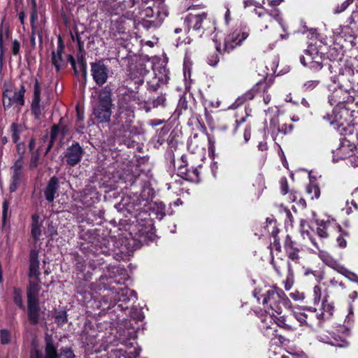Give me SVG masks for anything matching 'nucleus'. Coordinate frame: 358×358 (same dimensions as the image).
Masks as SVG:
<instances>
[{
  "label": "nucleus",
  "instance_id": "obj_30",
  "mask_svg": "<svg viewBox=\"0 0 358 358\" xmlns=\"http://www.w3.org/2000/svg\"><path fill=\"white\" fill-rule=\"evenodd\" d=\"M164 74V76L161 77H157L155 76L153 78L152 80L147 82V90L150 94V95L154 94L155 93L157 92L159 87L160 83H167V80L169 79V77L166 73V70L165 68L163 69Z\"/></svg>",
  "mask_w": 358,
  "mask_h": 358
},
{
  "label": "nucleus",
  "instance_id": "obj_20",
  "mask_svg": "<svg viewBox=\"0 0 358 358\" xmlns=\"http://www.w3.org/2000/svg\"><path fill=\"white\" fill-rule=\"evenodd\" d=\"M136 3L137 0H115L108 13L110 15H120L127 11L129 13V10L134 8Z\"/></svg>",
  "mask_w": 358,
  "mask_h": 358
},
{
  "label": "nucleus",
  "instance_id": "obj_1",
  "mask_svg": "<svg viewBox=\"0 0 358 358\" xmlns=\"http://www.w3.org/2000/svg\"><path fill=\"white\" fill-rule=\"evenodd\" d=\"M147 201L141 199L139 195H127L124 196L116 206L118 210L122 212L126 217L130 216L136 219V224L134 226L133 231L139 238H143L144 241L151 238L150 215L145 209Z\"/></svg>",
  "mask_w": 358,
  "mask_h": 358
},
{
  "label": "nucleus",
  "instance_id": "obj_19",
  "mask_svg": "<svg viewBox=\"0 0 358 358\" xmlns=\"http://www.w3.org/2000/svg\"><path fill=\"white\" fill-rule=\"evenodd\" d=\"M182 164L178 168V175L181 178L193 182H199L200 181L199 171L196 168L189 169L187 167V163L185 160V156H181Z\"/></svg>",
  "mask_w": 358,
  "mask_h": 358
},
{
  "label": "nucleus",
  "instance_id": "obj_51",
  "mask_svg": "<svg viewBox=\"0 0 358 358\" xmlns=\"http://www.w3.org/2000/svg\"><path fill=\"white\" fill-rule=\"evenodd\" d=\"M111 358H131L127 352L122 349H113L110 352Z\"/></svg>",
  "mask_w": 358,
  "mask_h": 358
},
{
  "label": "nucleus",
  "instance_id": "obj_2",
  "mask_svg": "<svg viewBox=\"0 0 358 358\" xmlns=\"http://www.w3.org/2000/svg\"><path fill=\"white\" fill-rule=\"evenodd\" d=\"M120 244L117 250L110 249L109 241L101 237L94 238L92 241L84 243L81 245V250L90 255L92 254L95 256L100 254L105 255H112L117 260H122L127 258L130 253V250L127 248V241H122L116 243Z\"/></svg>",
  "mask_w": 358,
  "mask_h": 358
},
{
  "label": "nucleus",
  "instance_id": "obj_50",
  "mask_svg": "<svg viewBox=\"0 0 358 358\" xmlns=\"http://www.w3.org/2000/svg\"><path fill=\"white\" fill-rule=\"evenodd\" d=\"M40 153L38 150H36L35 152H31V158L29 162V168L31 169H36L38 165Z\"/></svg>",
  "mask_w": 358,
  "mask_h": 358
},
{
  "label": "nucleus",
  "instance_id": "obj_60",
  "mask_svg": "<svg viewBox=\"0 0 358 358\" xmlns=\"http://www.w3.org/2000/svg\"><path fill=\"white\" fill-rule=\"evenodd\" d=\"M280 190L282 194H287L289 192V186L287 180L285 177H283L280 180Z\"/></svg>",
  "mask_w": 358,
  "mask_h": 358
},
{
  "label": "nucleus",
  "instance_id": "obj_49",
  "mask_svg": "<svg viewBox=\"0 0 358 358\" xmlns=\"http://www.w3.org/2000/svg\"><path fill=\"white\" fill-rule=\"evenodd\" d=\"M55 322L59 325L63 326L67 322V314L66 311H59L56 313L55 317Z\"/></svg>",
  "mask_w": 358,
  "mask_h": 358
},
{
  "label": "nucleus",
  "instance_id": "obj_48",
  "mask_svg": "<svg viewBox=\"0 0 358 358\" xmlns=\"http://www.w3.org/2000/svg\"><path fill=\"white\" fill-rule=\"evenodd\" d=\"M254 13L260 18L271 19V15L262 6L261 3L255 8Z\"/></svg>",
  "mask_w": 358,
  "mask_h": 358
},
{
  "label": "nucleus",
  "instance_id": "obj_64",
  "mask_svg": "<svg viewBox=\"0 0 358 358\" xmlns=\"http://www.w3.org/2000/svg\"><path fill=\"white\" fill-rule=\"evenodd\" d=\"M350 23L357 24H358V8L356 10H353L350 18Z\"/></svg>",
  "mask_w": 358,
  "mask_h": 358
},
{
  "label": "nucleus",
  "instance_id": "obj_5",
  "mask_svg": "<svg viewBox=\"0 0 358 358\" xmlns=\"http://www.w3.org/2000/svg\"><path fill=\"white\" fill-rule=\"evenodd\" d=\"M45 341V354L37 348H33L30 352V358H76L71 347H62L58 352V343L51 336L46 335Z\"/></svg>",
  "mask_w": 358,
  "mask_h": 358
},
{
  "label": "nucleus",
  "instance_id": "obj_11",
  "mask_svg": "<svg viewBox=\"0 0 358 358\" xmlns=\"http://www.w3.org/2000/svg\"><path fill=\"white\" fill-rule=\"evenodd\" d=\"M353 104H347L344 106H336L334 108V120L331 125L345 127L354 122L352 117L354 116L355 110L352 108Z\"/></svg>",
  "mask_w": 358,
  "mask_h": 358
},
{
  "label": "nucleus",
  "instance_id": "obj_36",
  "mask_svg": "<svg viewBox=\"0 0 358 358\" xmlns=\"http://www.w3.org/2000/svg\"><path fill=\"white\" fill-rule=\"evenodd\" d=\"M192 99L190 95L187 96L186 94H183L179 99L177 108L175 110V114L179 117L184 112L187 111L189 109V103Z\"/></svg>",
  "mask_w": 358,
  "mask_h": 358
},
{
  "label": "nucleus",
  "instance_id": "obj_39",
  "mask_svg": "<svg viewBox=\"0 0 358 358\" xmlns=\"http://www.w3.org/2000/svg\"><path fill=\"white\" fill-rule=\"evenodd\" d=\"M274 319L273 318V316H270L268 317H266L262 320V327L261 329L263 331V332L268 336L269 332L268 330H272L275 328V323Z\"/></svg>",
  "mask_w": 358,
  "mask_h": 358
},
{
  "label": "nucleus",
  "instance_id": "obj_15",
  "mask_svg": "<svg viewBox=\"0 0 358 358\" xmlns=\"http://www.w3.org/2000/svg\"><path fill=\"white\" fill-rule=\"evenodd\" d=\"M350 94L349 90H344L342 86H339L329 95V103L331 106L353 104L355 98Z\"/></svg>",
  "mask_w": 358,
  "mask_h": 358
},
{
  "label": "nucleus",
  "instance_id": "obj_28",
  "mask_svg": "<svg viewBox=\"0 0 358 358\" xmlns=\"http://www.w3.org/2000/svg\"><path fill=\"white\" fill-rule=\"evenodd\" d=\"M38 19L37 14V3L36 0H31V13H30V24L31 28V33L30 36V41L33 48L36 45V26L35 21Z\"/></svg>",
  "mask_w": 358,
  "mask_h": 358
},
{
  "label": "nucleus",
  "instance_id": "obj_8",
  "mask_svg": "<svg viewBox=\"0 0 358 358\" xmlns=\"http://www.w3.org/2000/svg\"><path fill=\"white\" fill-rule=\"evenodd\" d=\"M304 53L305 55L300 57V62L304 66H307L314 71L324 69L326 57L319 51L316 45H309Z\"/></svg>",
  "mask_w": 358,
  "mask_h": 358
},
{
  "label": "nucleus",
  "instance_id": "obj_43",
  "mask_svg": "<svg viewBox=\"0 0 358 358\" xmlns=\"http://www.w3.org/2000/svg\"><path fill=\"white\" fill-rule=\"evenodd\" d=\"M16 144V152L18 158L14 162L24 163V157L26 152V145L24 142H18Z\"/></svg>",
  "mask_w": 358,
  "mask_h": 358
},
{
  "label": "nucleus",
  "instance_id": "obj_3",
  "mask_svg": "<svg viewBox=\"0 0 358 358\" xmlns=\"http://www.w3.org/2000/svg\"><path fill=\"white\" fill-rule=\"evenodd\" d=\"M136 93L133 91L122 94L117 101V124H121L124 128H129L135 117L134 103L138 100Z\"/></svg>",
  "mask_w": 358,
  "mask_h": 358
},
{
  "label": "nucleus",
  "instance_id": "obj_27",
  "mask_svg": "<svg viewBox=\"0 0 358 358\" xmlns=\"http://www.w3.org/2000/svg\"><path fill=\"white\" fill-rule=\"evenodd\" d=\"M273 320H275V325L283 328L285 330L293 331L296 329L295 321L292 314L289 315H282L279 317L275 316V319Z\"/></svg>",
  "mask_w": 358,
  "mask_h": 358
},
{
  "label": "nucleus",
  "instance_id": "obj_13",
  "mask_svg": "<svg viewBox=\"0 0 358 358\" xmlns=\"http://www.w3.org/2000/svg\"><path fill=\"white\" fill-rule=\"evenodd\" d=\"M249 35L250 29L248 28L236 29L225 37L223 51L227 52V53L231 52L237 46L241 45Z\"/></svg>",
  "mask_w": 358,
  "mask_h": 358
},
{
  "label": "nucleus",
  "instance_id": "obj_53",
  "mask_svg": "<svg viewBox=\"0 0 358 358\" xmlns=\"http://www.w3.org/2000/svg\"><path fill=\"white\" fill-rule=\"evenodd\" d=\"M1 343L3 345L8 344L10 341V332L6 329H2L0 331Z\"/></svg>",
  "mask_w": 358,
  "mask_h": 358
},
{
  "label": "nucleus",
  "instance_id": "obj_56",
  "mask_svg": "<svg viewBox=\"0 0 358 358\" xmlns=\"http://www.w3.org/2000/svg\"><path fill=\"white\" fill-rule=\"evenodd\" d=\"M352 2L353 0H346L343 1L341 5H338V6L334 10V13L338 14L343 12Z\"/></svg>",
  "mask_w": 358,
  "mask_h": 358
},
{
  "label": "nucleus",
  "instance_id": "obj_46",
  "mask_svg": "<svg viewBox=\"0 0 358 358\" xmlns=\"http://www.w3.org/2000/svg\"><path fill=\"white\" fill-rule=\"evenodd\" d=\"M130 317L136 321H142L144 319V315L141 309L137 307H132L129 311Z\"/></svg>",
  "mask_w": 358,
  "mask_h": 358
},
{
  "label": "nucleus",
  "instance_id": "obj_29",
  "mask_svg": "<svg viewBox=\"0 0 358 358\" xmlns=\"http://www.w3.org/2000/svg\"><path fill=\"white\" fill-rule=\"evenodd\" d=\"M327 296H324L322 303V313L317 314V318L321 320H326L331 318L334 312L335 307L333 302H329Z\"/></svg>",
  "mask_w": 358,
  "mask_h": 358
},
{
  "label": "nucleus",
  "instance_id": "obj_10",
  "mask_svg": "<svg viewBox=\"0 0 358 358\" xmlns=\"http://www.w3.org/2000/svg\"><path fill=\"white\" fill-rule=\"evenodd\" d=\"M4 90L2 94L3 106L5 110L10 108L13 104L17 103L20 106L24 105V94L26 89L24 85H21L18 91H13L10 85L4 83Z\"/></svg>",
  "mask_w": 358,
  "mask_h": 358
},
{
  "label": "nucleus",
  "instance_id": "obj_32",
  "mask_svg": "<svg viewBox=\"0 0 358 358\" xmlns=\"http://www.w3.org/2000/svg\"><path fill=\"white\" fill-rule=\"evenodd\" d=\"M115 336L120 343L127 345L131 339H133L136 337V331L134 328H120L117 331Z\"/></svg>",
  "mask_w": 358,
  "mask_h": 358
},
{
  "label": "nucleus",
  "instance_id": "obj_33",
  "mask_svg": "<svg viewBox=\"0 0 358 358\" xmlns=\"http://www.w3.org/2000/svg\"><path fill=\"white\" fill-rule=\"evenodd\" d=\"M40 217L37 214L31 215V234L35 242H37L41 235V223L39 221Z\"/></svg>",
  "mask_w": 358,
  "mask_h": 358
},
{
  "label": "nucleus",
  "instance_id": "obj_57",
  "mask_svg": "<svg viewBox=\"0 0 358 358\" xmlns=\"http://www.w3.org/2000/svg\"><path fill=\"white\" fill-rule=\"evenodd\" d=\"M319 80H308L304 83L303 88L305 91H311L319 85Z\"/></svg>",
  "mask_w": 358,
  "mask_h": 358
},
{
  "label": "nucleus",
  "instance_id": "obj_38",
  "mask_svg": "<svg viewBox=\"0 0 358 358\" xmlns=\"http://www.w3.org/2000/svg\"><path fill=\"white\" fill-rule=\"evenodd\" d=\"M51 62L57 72H59L67 65V62L63 57V55H57L55 53H51Z\"/></svg>",
  "mask_w": 358,
  "mask_h": 358
},
{
  "label": "nucleus",
  "instance_id": "obj_63",
  "mask_svg": "<svg viewBox=\"0 0 358 358\" xmlns=\"http://www.w3.org/2000/svg\"><path fill=\"white\" fill-rule=\"evenodd\" d=\"M59 125L54 124L52 127L51 130H50V139L53 140V141H56L57 135H58V133H59Z\"/></svg>",
  "mask_w": 358,
  "mask_h": 358
},
{
  "label": "nucleus",
  "instance_id": "obj_34",
  "mask_svg": "<svg viewBox=\"0 0 358 358\" xmlns=\"http://www.w3.org/2000/svg\"><path fill=\"white\" fill-rule=\"evenodd\" d=\"M41 286L38 282L29 281L27 290V301H39L38 298Z\"/></svg>",
  "mask_w": 358,
  "mask_h": 358
},
{
  "label": "nucleus",
  "instance_id": "obj_44",
  "mask_svg": "<svg viewBox=\"0 0 358 358\" xmlns=\"http://www.w3.org/2000/svg\"><path fill=\"white\" fill-rule=\"evenodd\" d=\"M83 197L84 199H86L88 196H91L90 199H98V192L95 187L89 185L86 186L82 192Z\"/></svg>",
  "mask_w": 358,
  "mask_h": 358
},
{
  "label": "nucleus",
  "instance_id": "obj_59",
  "mask_svg": "<svg viewBox=\"0 0 358 358\" xmlns=\"http://www.w3.org/2000/svg\"><path fill=\"white\" fill-rule=\"evenodd\" d=\"M220 61L217 53L214 52L208 57V64L212 66H215Z\"/></svg>",
  "mask_w": 358,
  "mask_h": 358
},
{
  "label": "nucleus",
  "instance_id": "obj_16",
  "mask_svg": "<svg viewBox=\"0 0 358 358\" xmlns=\"http://www.w3.org/2000/svg\"><path fill=\"white\" fill-rule=\"evenodd\" d=\"M11 177L9 185L10 192H15L18 187L26 180L24 163L14 162L10 167Z\"/></svg>",
  "mask_w": 358,
  "mask_h": 358
},
{
  "label": "nucleus",
  "instance_id": "obj_23",
  "mask_svg": "<svg viewBox=\"0 0 358 358\" xmlns=\"http://www.w3.org/2000/svg\"><path fill=\"white\" fill-rule=\"evenodd\" d=\"M271 83L266 80L258 82L250 90L248 91L243 96V101L251 100L257 93H267Z\"/></svg>",
  "mask_w": 358,
  "mask_h": 358
},
{
  "label": "nucleus",
  "instance_id": "obj_26",
  "mask_svg": "<svg viewBox=\"0 0 358 358\" xmlns=\"http://www.w3.org/2000/svg\"><path fill=\"white\" fill-rule=\"evenodd\" d=\"M285 250L287 254L288 258L294 262H298L299 260V248L296 243L292 240L289 235H287L285 241Z\"/></svg>",
  "mask_w": 358,
  "mask_h": 358
},
{
  "label": "nucleus",
  "instance_id": "obj_35",
  "mask_svg": "<svg viewBox=\"0 0 358 358\" xmlns=\"http://www.w3.org/2000/svg\"><path fill=\"white\" fill-rule=\"evenodd\" d=\"M324 69H327L329 74H334V76L331 77V80L334 83H336V80L338 79L336 78V74L341 73V71L342 70V64L329 62L327 61V59H326L324 65Z\"/></svg>",
  "mask_w": 358,
  "mask_h": 358
},
{
  "label": "nucleus",
  "instance_id": "obj_45",
  "mask_svg": "<svg viewBox=\"0 0 358 358\" xmlns=\"http://www.w3.org/2000/svg\"><path fill=\"white\" fill-rule=\"evenodd\" d=\"M307 193L310 194L312 199L314 198L318 199L320 196V189L319 186L315 184H310L307 187Z\"/></svg>",
  "mask_w": 358,
  "mask_h": 358
},
{
  "label": "nucleus",
  "instance_id": "obj_24",
  "mask_svg": "<svg viewBox=\"0 0 358 358\" xmlns=\"http://www.w3.org/2000/svg\"><path fill=\"white\" fill-rule=\"evenodd\" d=\"M319 257L324 264L340 273L343 274V271H346L343 266L341 265L336 259L325 251L320 250Z\"/></svg>",
  "mask_w": 358,
  "mask_h": 358
},
{
  "label": "nucleus",
  "instance_id": "obj_37",
  "mask_svg": "<svg viewBox=\"0 0 358 358\" xmlns=\"http://www.w3.org/2000/svg\"><path fill=\"white\" fill-rule=\"evenodd\" d=\"M148 99L150 101V103L152 104L153 108H164L166 106V94L165 92H160L157 96L155 94H152Z\"/></svg>",
  "mask_w": 358,
  "mask_h": 358
},
{
  "label": "nucleus",
  "instance_id": "obj_25",
  "mask_svg": "<svg viewBox=\"0 0 358 358\" xmlns=\"http://www.w3.org/2000/svg\"><path fill=\"white\" fill-rule=\"evenodd\" d=\"M59 189V179L56 176H52L49 180L47 186L44 189L45 199L51 203L55 198V194Z\"/></svg>",
  "mask_w": 358,
  "mask_h": 358
},
{
  "label": "nucleus",
  "instance_id": "obj_12",
  "mask_svg": "<svg viewBox=\"0 0 358 358\" xmlns=\"http://www.w3.org/2000/svg\"><path fill=\"white\" fill-rule=\"evenodd\" d=\"M168 15L169 9L165 0H155L153 17H151L150 20H144L143 25L147 29L158 27Z\"/></svg>",
  "mask_w": 358,
  "mask_h": 358
},
{
  "label": "nucleus",
  "instance_id": "obj_21",
  "mask_svg": "<svg viewBox=\"0 0 358 358\" xmlns=\"http://www.w3.org/2000/svg\"><path fill=\"white\" fill-rule=\"evenodd\" d=\"M38 250L36 249H31L29 255V278L35 277L38 278L41 272L39 270V260H38Z\"/></svg>",
  "mask_w": 358,
  "mask_h": 358
},
{
  "label": "nucleus",
  "instance_id": "obj_31",
  "mask_svg": "<svg viewBox=\"0 0 358 358\" xmlns=\"http://www.w3.org/2000/svg\"><path fill=\"white\" fill-rule=\"evenodd\" d=\"M344 57V50L341 47H330L327 52L326 59L329 62L341 64Z\"/></svg>",
  "mask_w": 358,
  "mask_h": 358
},
{
  "label": "nucleus",
  "instance_id": "obj_54",
  "mask_svg": "<svg viewBox=\"0 0 358 358\" xmlns=\"http://www.w3.org/2000/svg\"><path fill=\"white\" fill-rule=\"evenodd\" d=\"M317 234L321 238H327L329 236L327 231V224L325 222H322L317 229Z\"/></svg>",
  "mask_w": 358,
  "mask_h": 358
},
{
  "label": "nucleus",
  "instance_id": "obj_62",
  "mask_svg": "<svg viewBox=\"0 0 358 358\" xmlns=\"http://www.w3.org/2000/svg\"><path fill=\"white\" fill-rule=\"evenodd\" d=\"M64 51V43H63L61 37H59L57 50H53L52 52V53H55L57 55H63Z\"/></svg>",
  "mask_w": 358,
  "mask_h": 358
},
{
  "label": "nucleus",
  "instance_id": "obj_40",
  "mask_svg": "<svg viewBox=\"0 0 358 358\" xmlns=\"http://www.w3.org/2000/svg\"><path fill=\"white\" fill-rule=\"evenodd\" d=\"M13 301L20 309H25L22 301V289L19 287H13Z\"/></svg>",
  "mask_w": 358,
  "mask_h": 358
},
{
  "label": "nucleus",
  "instance_id": "obj_42",
  "mask_svg": "<svg viewBox=\"0 0 358 358\" xmlns=\"http://www.w3.org/2000/svg\"><path fill=\"white\" fill-rule=\"evenodd\" d=\"M11 138L13 143L19 142L21 131L20 125L16 122H13L10 127Z\"/></svg>",
  "mask_w": 358,
  "mask_h": 358
},
{
  "label": "nucleus",
  "instance_id": "obj_55",
  "mask_svg": "<svg viewBox=\"0 0 358 358\" xmlns=\"http://www.w3.org/2000/svg\"><path fill=\"white\" fill-rule=\"evenodd\" d=\"M155 9V3L152 6H148L141 11V15L145 18L151 19V17H153Z\"/></svg>",
  "mask_w": 358,
  "mask_h": 358
},
{
  "label": "nucleus",
  "instance_id": "obj_14",
  "mask_svg": "<svg viewBox=\"0 0 358 358\" xmlns=\"http://www.w3.org/2000/svg\"><path fill=\"white\" fill-rule=\"evenodd\" d=\"M41 87L37 78L34 79V92L30 105L31 115L35 120H41L43 112L45 110V104L41 101Z\"/></svg>",
  "mask_w": 358,
  "mask_h": 358
},
{
  "label": "nucleus",
  "instance_id": "obj_22",
  "mask_svg": "<svg viewBox=\"0 0 358 358\" xmlns=\"http://www.w3.org/2000/svg\"><path fill=\"white\" fill-rule=\"evenodd\" d=\"M39 301H27V317L29 323L36 325L40 322Z\"/></svg>",
  "mask_w": 358,
  "mask_h": 358
},
{
  "label": "nucleus",
  "instance_id": "obj_61",
  "mask_svg": "<svg viewBox=\"0 0 358 358\" xmlns=\"http://www.w3.org/2000/svg\"><path fill=\"white\" fill-rule=\"evenodd\" d=\"M115 0H99V4L101 6L102 9L108 12L109 8L112 6Z\"/></svg>",
  "mask_w": 358,
  "mask_h": 358
},
{
  "label": "nucleus",
  "instance_id": "obj_4",
  "mask_svg": "<svg viewBox=\"0 0 358 358\" xmlns=\"http://www.w3.org/2000/svg\"><path fill=\"white\" fill-rule=\"evenodd\" d=\"M113 106L112 90L110 87L106 86L99 91L98 103L93 107L94 119L98 123L109 122Z\"/></svg>",
  "mask_w": 358,
  "mask_h": 358
},
{
  "label": "nucleus",
  "instance_id": "obj_41",
  "mask_svg": "<svg viewBox=\"0 0 358 358\" xmlns=\"http://www.w3.org/2000/svg\"><path fill=\"white\" fill-rule=\"evenodd\" d=\"M278 229H274L272 231V236L273 237V242L271 243V254L272 255V250L275 249L277 252H280L281 251V245L280 243V238L278 236Z\"/></svg>",
  "mask_w": 358,
  "mask_h": 358
},
{
  "label": "nucleus",
  "instance_id": "obj_17",
  "mask_svg": "<svg viewBox=\"0 0 358 358\" xmlns=\"http://www.w3.org/2000/svg\"><path fill=\"white\" fill-rule=\"evenodd\" d=\"M84 153L85 151L79 143L73 142L64 152V159L68 166H75L80 162Z\"/></svg>",
  "mask_w": 358,
  "mask_h": 358
},
{
  "label": "nucleus",
  "instance_id": "obj_47",
  "mask_svg": "<svg viewBox=\"0 0 358 358\" xmlns=\"http://www.w3.org/2000/svg\"><path fill=\"white\" fill-rule=\"evenodd\" d=\"M355 124L354 122H352L350 124L346 125L345 127H336L337 130L342 133L345 136H350L352 135L355 132Z\"/></svg>",
  "mask_w": 358,
  "mask_h": 358
},
{
  "label": "nucleus",
  "instance_id": "obj_7",
  "mask_svg": "<svg viewBox=\"0 0 358 358\" xmlns=\"http://www.w3.org/2000/svg\"><path fill=\"white\" fill-rule=\"evenodd\" d=\"M187 28V34L194 36L200 38L209 29L211 24L210 19L208 17V13L202 12L199 14H188L184 21Z\"/></svg>",
  "mask_w": 358,
  "mask_h": 358
},
{
  "label": "nucleus",
  "instance_id": "obj_58",
  "mask_svg": "<svg viewBox=\"0 0 358 358\" xmlns=\"http://www.w3.org/2000/svg\"><path fill=\"white\" fill-rule=\"evenodd\" d=\"M322 291L321 287L318 285H315L313 288V300L314 303H319L321 299Z\"/></svg>",
  "mask_w": 358,
  "mask_h": 358
},
{
  "label": "nucleus",
  "instance_id": "obj_6",
  "mask_svg": "<svg viewBox=\"0 0 358 358\" xmlns=\"http://www.w3.org/2000/svg\"><path fill=\"white\" fill-rule=\"evenodd\" d=\"M105 280H109L110 283H112L114 279L111 277L108 278L105 275H102L99 277V281L100 285L102 284L104 289H110L111 291H115L116 295L114 296V301H111L109 306L107 307L108 309L111 308H114V311L116 312L117 310L123 311L129 308V304L130 303V296L132 293V290L125 287L120 289V291H117L115 287H108L105 284Z\"/></svg>",
  "mask_w": 358,
  "mask_h": 358
},
{
  "label": "nucleus",
  "instance_id": "obj_18",
  "mask_svg": "<svg viewBox=\"0 0 358 358\" xmlns=\"http://www.w3.org/2000/svg\"><path fill=\"white\" fill-rule=\"evenodd\" d=\"M90 66L91 74L96 84L99 86H101L105 84L108 78V67L105 65L103 62L101 60L92 62Z\"/></svg>",
  "mask_w": 358,
  "mask_h": 358
},
{
  "label": "nucleus",
  "instance_id": "obj_52",
  "mask_svg": "<svg viewBox=\"0 0 358 358\" xmlns=\"http://www.w3.org/2000/svg\"><path fill=\"white\" fill-rule=\"evenodd\" d=\"M83 33L79 34L78 32H76V37L71 34V37L73 41H76L78 46V50L80 52H82L83 50V45L85 43V40L83 39V37L81 35H83Z\"/></svg>",
  "mask_w": 358,
  "mask_h": 358
},
{
  "label": "nucleus",
  "instance_id": "obj_9",
  "mask_svg": "<svg viewBox=\"0 0 358 358\" xmlns=\"http://www.w3.org/2000/svg\"><path fill=\"white\" fill-rule=\"evenodd\" d=\"M262 303L265 308L267 307L280 315L282 311V306L286 304L285 295L282 290L275 288L269 289L266 294L262 296Z\"/></svg>",
  "mask_w": 358,
  "mask_h": 358
}]
</instances>
